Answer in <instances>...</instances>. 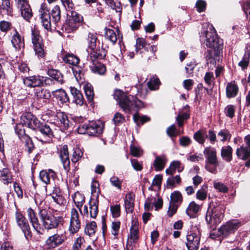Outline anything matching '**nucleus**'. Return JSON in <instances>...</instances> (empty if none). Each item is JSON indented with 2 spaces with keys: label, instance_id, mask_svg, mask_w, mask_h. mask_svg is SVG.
Segmentation results:
<instances>
[{
  "label": "nucleus",
  "instance_id": "a878e982",
  "mask_svg": "<svg viewBox=\"0 0 250 250\" xmlns=\"http://www.w3.org/2000/svg\"><path fill=\"white\" fill-rule=\"evenodd\" d=\"M183 169L184 167L181 165L180 161H174L170 164L169 167L166 169V173L167 175H172L175 173L176 169L179 172H180Z\"/></svg>",
  "mask_w": 250,
  "mask_h": 250
},
{
  "label": "nucleus",
  "instance_id": "a18cd8bd",
  "mask_svg": "<svg viewBox=\"0 0 250 250\" xmlns=\"http://www.w3.org/2000/svg\"><path fill=\"white\" fill-rule=\"evenodd\" d=\"M181 182V179L179 175L172 176L168 178L167 181L168 188H173L175 187V184H179Z\"/></svg>",
  "mask_w": 250,
  "mask_h": 250
},
{
  "label": "nucleus",
  "instance_id": "aec40b11",
  "mask_svg": "<svg viewBox=\"0 0 250 250\" xmlns=\"http://www.w3.org/2000/svg\"><path fill=\"white\" fill-rule=\"evenodd\" d=\"M83 89L85 96L90 105L94 107V89L92 84L86 83L84 84Z\"/></svg>",
  "mask_w": 250,
  "mask_h": 250
},
{
  "label": "nucleus",
  "instance_id": "864d4df0",
  "mask_svg": "<svg viewBox=\"0 0 250 250\" xmlns=\"http://www.w3.org/2000/svg\"><path fill=\"white\" fill-rule=\"evenodd\" d=\"M160 84V82L159 79L156 76H154L151 78L147 83L148 87L151 90L158 89Z\"/></svg>",
  "mask_w": 250,
  "mask_h": 250
},
{
  "label": "nucleus",
  "instance_id": "09e8293b",
  "mask_svg": "<svg viewBox=\"0 0 250 250\" xmlns=\"http://www.w3.org/2000/svg\"><path fill=\"white\" fill-rule=\"evenodd\" d=\"M231 137L230 132L226 129H221L218 133V137L222 142L229 141Z\"/></svg>",
  "mask_w": 250,
  "mask_h": 250
},
{
  "label": "nucleus",
  "instance_id": "393cba45",
  "mask_svg": "<svg viewBox=\"0 0 250 250\" xmlns=\"http://www.w3.org/2000/svg\"><path fill=\"white\" fill-rule=\"evenodd\" d=\"M56 174L52 169L42 170L40 173L41 180L46 184H49L51 180H53Z\"/></svg>",
  "mask_w": 250,
  "mask_h": 250
},
{
  "label": "nucleus",
  "instance_id": "2f4dec72",
  "mask_svg": "<svg viewBox=\"0 0 250 250\" xmlns=\"http://www.w3.org/2000/svg\"><path fill=\"white\" fill-rule=\"evenodd\" d=\"M35 97L37 99H49L51 97L49 91L46 89L39 87L36 89Z\"/></svg>",
  "mask_w": 250,
  "mask_h": 250
},
{
  "label": "nucleus",
  "instance_id": "412c9836",
  "mask_svg": "<svg viewBox=\"0 0 250 250\" xmlns=\"http://www.w3.org/2000/svg\"><path fill=\"white\" fill-rule=\"evenodd\" d=\"M0 181L5 185L13 182L12 174L9 169L4 168L0 169Z\"/></svg>",
  "mask_w": 250,
  "mask_h": 250
},
{
  "label": "nucleus",
  "instance_id": "e2e57ef3",
  "mask_svg": "<svg viewBox=\"0 0 250 250\" xmlns=\"http://www.w3.org/2000/svg\"><path fill=\"white\" fill-rule=\"evenodd\" d=\"M207 196V190L206 187H202L196 193V198L200 200L203 201L205 200Z\"/></svg>",
  "mask_w": 250,
  "mask_h": 250
},
{
  "label": "nucleus",
  "instance_id": "0e129e2a",
  "mask_svg": "<svg viewBox=\"0 0 250 250\" xmlns=\"http://www.w3.org/2000/svg\"><path fill=\"white\" fill-rule=\"evenodd\" d=\"M106 72V68L104 65L100 62H95V73L99 75H104Z\"/></svg>",
  "mask_w": 250,
  "mask_h": 250
},
{
  "label": "nucleus",
  "instance_id": "ea45409f",
  "mask_svg": "<svg viewBox=\"0 0 250 250\" xmlns=\"http://www.w3.org/2000/svg\"><path fill=\"white\" fill-rule=\"evenodd\" d=\"M48 75L52 79L60 83H63V76L61 73L56 69H49L47 72Z\"/></svg>",
  "mask_w": 250,
  "mask_h": 250
},
{
  "label": "nucleus",
  "instance_id": "6e6d98bb",
  "mask_svg": "<svg viewBox=\"0 0 250 250\" xmlns=\"http://www.w3.org/2000/svg\"><path fill=\"white\" fill-rule=\"evenodd\" d=\"M93 221H90L86 223L84 228V234L89 237L94 235V224Z\"/></svg>",
  "mask_w": 250,
  "mask_h": 250
},
{
  "label": "nucleus",
  "instance_id": "a211bd4d",
  "mask_svg": "<svg viewBox=\"0 0 250 250\" xmlns=\"http://www.w3.org/2000/svg\"><path fill=\"white\" fill-rule=\"evenodd\" d=\"M203 153L206 159V162L213 164L218 163L216 150L215 148L211 146L207 147L205 148Z\"/></svg>",
  "mask_w": 250,
  "mask_h": 250
},
{
  "label": "nucleus",
  "instance_id": "f704fd0d",
  "mask_svg": "<svg viewBox=\"0 0 250 250\" xmlns=\"http://www.w3.org/2000/svg\"><path fill=\"white\" fill-rule=\"evenodd\" d=\"M79 134H87L88 136H93L94 133V127L93 124H84L80 126L77 129Z\"/></svg>",
  "mask_w": 250,
  "mask_h": 250
},
{
  "label": "nucleus",
  "instance_id": "ddd939ff",
  "mask_svg": "<svg viewBox=\"0 0 250 250\" xmlns=\"http://www.w3.org/2000/svg\"><path fill=\"white\" fill-rule=\"evenodd\" d=\"M17 7L20 9L21 16L26 21L32 17V12L27 0H15Z\"/></svg>",
  "mask_w": 250,
  "mask_h": 250
},
{
  "label": "nucleus",
  "instance_id": "3c124183",
  "mask_svg": "<svg viewBox=\"0 0 250 250\" xmlns=\"http://www.w3.org/2000/svg\"><path fill=\"white\" fill-rule=\"evenodd\" d=\"M1 10L5 12L8 15H12L13 9L10 5L9 0H2Z\"/></svg>",
  "mask_w": 250,
  "mask_h": 250
},
{
  "label": "nucleus",
  "instance_id": "c03bdc74",
  "mask_svg": "<svg viewBox=\"0 0 250 250\" xmlns=\"http://www.w3.org/2000/svg\"><path fill=\"white\" fill-rule=\"evenodd\" d=\"M207 137L206 131L203 130H199L194 134V139L200 144H203L205 143Z\"/></svg>",
  "mask_w": 250,
  "mask_h": 250
},
{
  "label": "nucleus",
  "instance_id": "13d9d810",
  "mask_svg": "<svg viewBox=\"0 0 250 250\" xmlns=\"http://www.w3.org/2000/svg\"><path fill=\"white\" fill-rule=\"evenodd\" d=\"M167 134L172 139L174 142V139L177 135L180 134V132L176 130V127L174 125H170L167 129Z\"/></svg>",
  "mask_w": 250,
  "mask_h": 250
},
{
  "label": "nucleus",
  "instance_id": "7c9ffc66",
  "mask_svg": "<svg viewBox=\"0 0 250 250\" xmlns=\"http://www.w3.org/2000/svg\"><path fill=\"white\" fill-rule=\"evenodd\" d=\"M93 39V34L89 33L87 38L88 45L86 49V51L88 54L87 59L94 64V44L92 42Z\"/></svg>",
  "mask_w": 250,
  "mask_h": 250
},
{
  "label": "nucleus",
  "instance_id": "58836bf2",
  "mask_svg": "<svg viewBox=\"0 0 250 250\" xmlns=\"http://www.w3.org/2000/svg\"><path fill=\"white\" fill-rule=\"evenodd\" d=\"M54 95L56 98L62 104H67L69 102V99L66 92L62 89L56 90Z\"/></svg>",
  "mask_w": 250,
  "mask_h": 250
},
{
  "label": "nucleus",
  "instance_id": "5701e85b",
  "mask_svg": "<svg viewBox=\"0 0 250 250\" xmlns=\"http://www.w3.org/2000/svg\"><path fill=\"white\" fill-rule=\"evenodd\" d=\"M70 89L73 98V102L78 105H82L84 103V98L81 92L73 87H70Z\"/></svg>",
  "mask_w": 250,
  "mask_h": 250
},
{
  "label": "nucleus",
  "instance_id": "4be33fe9",
  "mask_svg": "<svg viewBox=\"0 0 250 250\" xmlns=\"http://www.w3.org/2000/svg\"><path fill=\"white\" fill-rule=\"evenodd\" d=\"M238 86L235 82H231L227 83L226 89L227 98H231L236 97L238 93Z\"/></svg>",
  "mask_w": 250,
  "mask_h": 250
},
{
  "label": "nucleus",
  "instance_id": "c9c22d12",
  "mask_svg": "<svg viewBox=\"0 0 250 250\" xmlns=\"http://www.w3.org/2000/svg\"><path fill=\"white\" fill-rule=\"evenodd\" d=\"M232 148L229 146H224L221 149V155L222 158L227 162H230L231 161L232 158Z\"/></svg>",
  "mask_w": 250,
  "mask_h": 250
},
{
  "label": "nucleus",
  "instance_id": "6e6552de",
  "mask_svg": "<svg viewBox=\"0 0 250 250\" xmlns=\"http://www.w3.org/2000/svg\"><path fill=\"white\" fill-rule=\"evenodd\" d=\"M66 239L65 232L57 231V233L49 236L46 240V244L51 248H56L62 245Z\"/></svg>",
  "mask_w": 250,
  "mask_h": 250
},
{
  "label": "nucleus",
  "instance_id": "0eeeda50",
  "mask_svg": "<svg viewBox=\"0 0 250 250\" xmlns=\"http://www.w3.org/2000/svg\"><path fill=\"white\" fill-rule=\"evenodd\" d=\"M138 226L136 222H133L128 235L126 245V250H133V247L139 239Z\"/></svg>",
  "mask_w": 250,
  "mask_h": 250
},
{
  "label": "nucleus",
  "instance_id": "052dcab7",
  "mask_svg": "<svg viewBox=\"0 0 250 250\" xmlns=\"http://www.w3.org/2000/svg\"><path fill=\"white\" fill-rule=\"evenodd\" d=\"M84 240L81 237L76 239L73 245L72 250H82L84 248Z\"/></svg>",
  "mask_w": 250,
  "mask_h": 250
},
{
  "label": "nucleus",
  "instance_id": "39448f33",
  "mask_svg": "<svg viewBox=\"0 0 250 250\" xmlns=\"http://www.w3.org/2000/svg\"><path fill=\"white\" fill-rule=\"evenodd\" d=\"M39 215L44 228L47 230L57 228L61 223V217L55 216L46 209H40Z\"/></svg>",
  "mask_w": 250,
  "mask_h": 250
},
{
  "label": "nucleus",
  "instance_id": "1a4fd4ad",
  "mask_svg": "<svg viewBox=\"0 0 250 250\" xmlns=\"http://www.w3.org/2000/svg\"><path fill=\"white\" fill-rule=\"evenodd\" d=\"M81 228V222L79 219L78 211L75 208H73L71 211V217L69 223L68 231L71 234L77 232Z\"/></svg>",
  "mask_w": 250,
  "mask_h": 250
},
{
  "label": "nucleus",
  "instance_id": "b1692460",
  "mask_svg": "<svg viewBox=\"0 0 250 250\" xmlns=\"http://www.w3.org/2000/svg\"><path fill=\"white\" fill-rule=\"evenodd\" d=\"M167 160L165 155L156 156L153 162V166L156 171L162 170L167 163Z\"/></svg>",
  "mask_w": 250,
  "mask_h": 250
},
{
  "label": "nucleus",
  "instance_id": "37998d69",
  "mask_svg": "<svg viewBox=\"0 0 250 250\" xmlns=\"http://www.w3.org/2000/svg\"><path fill=\"white\" fill-rule=\"evenodd\" d=\"M106 4L113 10H114L117 13H121L122 10L121 3L116 0H105Z\"/></svg>",
  "mask_w": 250,
  "mask_h": 250
},
{
  "label": "nucleus",
  "instance_id": "8fccbe9b",
  "mask_svg": "<svg viewBox=\"0 0 250 250\" xmlns=\"http://www.w3.org/2000/svg\"><path fill=\"white\" fill-rule=\"evenodd\" d=\"M104 129V123L101 120L95 122V136H98L103 133Z\"/></svg>",
  "mask_w": 250,
  "mask_h": 250
},
{
  "label": "nucleus",
  "instance_id": "7ed1b4c3",
  "mask_svg": "<svg viewBox=\"0 0 250 250\" xmlns=\"http://www.w3.org/2000/svg\"><path fill=\"white\" fill-rule=\"evenodd\" d=\"M225 209L222 206L210 204L206 213V220L210 228L214 229L224 217Z\"/></svg>",
  "mask_w": 250,
  "mask_h": 250
},
{
  "label": "nucleus",
  "instance_id": "9b49d317",
  "mask_svg": "<svg viewBox=\"0 0 250 250\" xmlns=\"http://www.w3.org/2000/svg\"><path fill=\"white\" fill-rule=\"evenodd\" d=\"M39 12L42 26L46 30H51V16L45 4L42 3L41 5Z\"/></svg>",
  "mask_w": 250,
  "mask_h": 250
},
{
  "label": "nucleus",
  "instance_id": "49530a36",
  "mask_svg": "<svg viewBox=\"0 0 250 250\" xmlns=\"http://www.w3.org/2000/svg\"><path fill=\"white\" fill-rule=\"evenodd\" d=\"M83 155V152L79 147H75L73 148V151L72 154L71 161L73 163L78 162Z\"/></svg>",
  "mask_w": 250,
  "mask_h": 250
},
{
  "label": "nucleus",
  "instance_id": "79ce46f5",
  "mask_svg": "<svg viewBox=\"0 0 250 250\" xmlns=\"http://www.w3.org/2000/svg\"><path fill=\"white\" fill-rule=\"evenodd\" d=\"M72 198L76 206L81 210V208L82 207L84 201V197L81 193L77 191L74 194Z\"/></svg>",
  "mask_w": 250,
  "mask_h": 250
},
{
  "label": "nucleus",
  "instance_id": "4d7b16f0",
  "mask_svg": "<svg viewBox=\"0 0 250 250\" xmlns=\"http://www.w3.org/2000/svg\"><path fill=\"white\" fill-rule=\"evenodd\" d=\"M235 106L232 104L228 105L225 108L224 112L226 116L230 119L234 117Z\"/></svg>",
  "mask_w": 250,
  "mask_h": 250
},
{
  "label": "nucleus",
  "instance_id": "9d476101",
  "mask_svg": "<svg viewBox=\"0 0 250 250\" xmlns=\"http://www.w3.org/2000/svg\"><path fill=\"white\" fill-rule=\"evenodd\" d=\"M38 130L41 132L37 138L42 142H49L54 137L53 131L50 125L42 123Z\"/></svg>",
  "mask_w": 250,
  "mask_h": 250
},
{
  "label": "nucleus",
  "instance_id": "4468645a",
  "mask_svg": "<svg viewBox=\"0 0 250 250\" xmlns=\"http://www.w3.org/2000/svg\"><path fill=\"white\" fill-rule=\"evenodd\" d=\"M241 226V222L238 220H233L228 222L225 225L222 226L220 230L224 235L233 232Z\"/></svg>",
  "mask_w": 250,
  "mask_h": 250
},
{
  "label": "nucleus",
  "instance_id": "e433bc0d",
  "mask_svg": "<svg viewBox=\"0 0 250 250\" xmlns=\"http://www.w3.org/2000/svg\"><path fill=\"white\" fill-rule=\"evenodd\" d=\"M189 106L186 105L184 107L183 110L185 111V112L183 113H180L176 118V120L178 123V126L181 127L183 125V121L184 120H187L189 117Z\"/></svg>",
  "mask_w": 250,
  "mask_h": 250
},
{
  "label": "nucleus",
  "instance_id": "c756f323",
  "mask_svg": "<svg viewBox=\"0 0 250 250\" xmlns=\"http://www.w3.org/2000/svg\"><path fill=\"white\" fill-rule=\"evenodd\" d=\"M11 42L16 49H20L24 45L23 39L16 30L12 36Z\"/></svg>",
  "mask_w": 250,
  "mask_h": 250
},
{
  "label": "nucleus",
  "instance_id": "72a5a7b5",
  "mask_svg": "<svg viewBox=\"0 0 250 250\" xmlns=\"http://www.w3.org/2000/svg\"><path fill=\"white\" fill-rule=\"evenodd\" d=\"M50 16L52 17V22L56 25L60 22L61 20V9L59 5L54 6L50 12Z\"/></svg>",
  "mask_w": 250,
  "mask_h": 250
},
{
  "label": "nucleus",
  "instance_id": "423d86ee",
  "mask_svg": "<svg viewBox=\"0 0 250 250\" xmlns=\"http://www.w3.org/2000/svg\"><path fill=\"white\" fill-rule=\"evenodd\" d=\"M15 219L18 226L22 230L26 238L27 239L28 237H31L30 227L26 218L21 212H17L15 214Z\"/></svg>",
  "mask_w": 250,
  "mask_h": 250
},
{
  "label": "nucleus",
  "instance_id": "680f3d73",
  "mask_svg": "<svg viewBox=\"0 0 250 250\" xmlns=\"http://www.w3.org/2000/svg\"><path fill=\"white\" fill-rule=\"evenodd\" d=\"M34 49L38 57L42 58L44 56L45 52L43 49V43L34 45Z\"/></svg>",
  "mask_w": 250,
  "mask_h": 250
},
{
  "label": "nucleus",
  "instance_id": "6ab92c4d",
  "mask_svg": "<svg viewBox=\"0 0 250 250\" xmlns=\"http://www.w3.org/2000/svg\"><path fill=\"white\" fill-rule=\"evenodd\" d=\"M24 84L28 87H37L42 86V80L41 77L39 76H33L28 77H26L23 79Z\"/></svg>",
  "mask_w": 250,
  "mask_h": 250
},
{
  "label": "nucleus",
  "instance_id": "f3484780",
  "mask_svg": "<svg viewBox=\"0 0 250 250\" xmlns=\"http://www.w3.org/2000/svg\"><path fill=\"white\" fill-rule=\"evenodd\" d=\"M60 157L64 170L67 172L68 171L70 170V162L67 145H64L62 146L60 151Z\"/></svg>",
  "mask_w": 250,
  "mask_h": 250
},
{
  "label": "nucleus",
  "instance_id": "774afa93",
  "mask_svg": "<svg viewBox=\"0 0 250 250\" xmlns=\"http://www.w3.org/2000/svg\"><path fill=\"white\" fill-rule=\"evenodd\" d=\"M110 182L113 186L119 189H121L122 181L118 177L115 176L111 177L110 179Z\"/></svg>",
  "mask_w": 250,
  "mask_h": 250
},
{
  "label": "nucleus",
  "instance_id": "c85d7f7f",
  "mask_svg": "<svg viewBox=\"0 0 250 250\" xmlns=\"http://www.w3.org/2000/svg\"><path fill=\"white\" fill-rule=\"evenodd\" d=\"M134 195L131 193L126 194L125 199V205L126 212L131 213L134 208Z\"/></svg>",
  "mask_w": 250,
  "mask_h": 250
},
{
  "label": "nucleus",
  "instance_id": "603ef678",
  "mask_svg": "<svg viewBox=\"0 0 250 250\" xmlns=\"http://www.w3.org/2000/svg\"><path fill=\"white\" fill-rule=\"evenodd\" d=\"M32 42L33 46L37 44L42 43V41L41 37L40 36L39 31L37 30H32Z\"/></svg>",
  "mask_w": 250,
  "mask_h": 250
},
{
  "label": "nucleus",
  "instance_id": "473e14b6",
  "mask_svg": "<svg viewBox=\"0 0 250 250\" xmlns=\"http://www.w3.org/2000/svg\"><path fill=\"white\" fill-rule=\"evenodd\" d=\"M201 208V206L196 204L194 201L191 202L187 208L186 213L190 217H194Z\"/></svg>",
  "mask_w": 250,
  "mask_h": 250
},
{
  "label": "nucleus",
  "instance_id": "69168bd1",
  "mask_svg": "<svg viewBox=\"0 0 250 250\" xmlns=\"http://www.w3.org/2000/svg\"><path fill=\"white\" fill-rule=\"evenodd\" d=\"M133 120L137 124L139 125V121L141 122V124H143L149 121V118L146 116L140 117L137 113L133 115Z\"/></svg>",
  "mask_w": 250,
  "mask_h": 250
},
{
  "label": "nucleus",
  "instance_id": "338daca9",
  "mask_svg": "<svg viewBox=\"0 0 250 250\" xmlns=\"http://www.w3.org/2000/svg\"><path fill=\"white\" fill-rule=\"evenodd\" d=\"M213 186L216 190L220 192L226 193L228 191V188L223 183L220 182H214Z\"/></svg>",
  "mask_w": 250,
  "mask_h": 250
},
{
  "label": "nucleus",
  "instance_id": "2eb2a0df",
  "mask_svg": "<svg viewBox=\"0 0 250 250\" xmlns=\"http://www.w3.org/2000/svg\"><path fill=\"white\" fill-rule=\"evenodd\" d=\"M27 215L30 222L34 229L39 234H42L44 229L41 227V224L39 223L38 218L37 216L36 212L31 208H29L27 210Z\"/></svg>",
  "mask_w": 250,
  "mask_h": 250
},
{
  "label": "nucleus",
  "instance_id": "cd10ccee",
  "mask_svg": "<svg viewBox=\"0 0 250 250\" xmlns=\"http://www.w3.org/2000/svg\"><path fill=\"white\" fill-rule=\"evenodd\" d=\"M117 32L118 35L111 29L107 27L104 28V36L105 38L110 41L113 44H115L117 41V39L120 38V31L117 30Z\"/></svg>",
  "mask_w": 250,
  "mask_h": 250
},
{
  "label": "nucleus",
  "instance_id": "a19ab883",
  "mask_svg": "<svg viewBox=\"0 0 250 250\" xmlns=\"http://www.w3.org/2000/svg\"><path fill=\"white\" fill-rule=\"evenodd\" d=\"M63 60L65 62L71 65L76 66L79 63V59L72 54H67L63 57Z\"/></svg>",
  "mask_w": 250,
  "mask_h": 250
},
{
  "label": "nucleus",
  "instance_id": "bb28decb",
  "mask_svg": "<svg viewBox=\"0 0 250 250\" xmlns=\"http://www.w3.org/2000/svg\"><path fill=\"white\" fill-rule=\"evenodd\" d=\"M92 204V198L89 202L88 205H84L83 211L80 210L81 214L83 215V217L85 218L87 221H89L91 218H93V206Z\"/></svg>",
  "mask_w": 250,
  "mask_h": 250
},
{
  "label": "nucleus",
  "instance_id": "de8ad7c7",
  "mask_svg": "<svg viewBox=\"0 0 250 250\" xmlns=\"http://www.w3.org/2000/svg\"><path fill=\"white\" fill-rule=\"evenodd\" d=\"M57 117L60 119L61 123V126L62 129H66L68 128L69 125V122L67 119V116L63 113H58Z\"/></svg>",
  "mask_w": 250,
  "mask_h": 250
},
{
  "label": "nucleus",
  "instance_id": "bf43d9fd",
  "mask_svg": "<svg viewBox=\"0 0 250 250\" xmlns=\"http://www.w3.org/2000/svg\"><path fill=\"white\" fill-rule=\"evenodd\" d=\"M170 198V203H180L182 201V194L179 191H174L173 193L171 194Z\"/></svg>",
  "mask_w": 250,
  "mask_h": 250
},
{
  "label": "nucleus",
  "instance_id": "5fc2aeb1",
  "mask_svg": "<svg viewBox=\"0 0 250 250\" xmlns=\"http://www.w3.org/2000/svg\"><path fill=\"white\" fill-rule=\"evenodd\" d=\"M72 70L76 81L79 83H83V75L82 73L80 68L76 67L73 68Z\"/></svg>",
  "mask_w": 250,
  "mask_h": 250
},
{
  "label": "nucleus",
  "instance_id": "f03ea898",
  "mask_svg": "<svg viewBox=\"0 0 250 250\" xmlns=\"http://www.w3.org/2000/svg\"><path fill=\"white\" fill-rule=\"evenodd\" d=\"M114 97L119 102L121 108L126 113L137 111L143 106V103L136 97L127 95L120 90H115Z\"/></svg>",
  "mask_w": 250,
  "mask_h": 250
},
{
  "label": "nucleus",
  "instance_id": "f8f14e48",
  "mask_svg": "<svg viewBox=\"0 0 250 250\" xmlns=\"http://www.w3.org/2000/svg\"><path fill=\"white\" fill-rule=\"evenodd\" d=\"M199 232H190L187 236L186 246L188 250H198L200 246Z\"/></svg>",
  "mask_w": 250,
  "mask_h": 250
},
{
  "label": "nucleus",
  "instance_id": "4c0bfd02",
  "mask_svg": "<svg viewBox=\"0 0 250 250\" xmlns=\"http://www.w3.org/2000/svg\"><path fill=\"white\" fill-rule=\"evenodd\" d=\"M236 155L238 158L246 160L250 156V148L241 146L237 149Z\"/></svg>",
  "mask_w": 250,
  "mask_h": 250
},
{
  "label": "nucleus",
  "instance_id": "20e7f679",
  "mask_svg": "<svg viewBox=\"0 0 250 250\" xmlns=\"http://www.w3.org/2000/svg\"><path fill=\"white\" fill-rule=\"evenodd\" d=\"M200 41L208 47L217 50L222 46V41L217 36L212 25H208L206 31L201 32Z\"/></svg>",
  "mask_w": 250,
  "mask_h": 250
},
{
  "label": "nucleus",
  "instance_id": "dca6fc26",
  "mask_svg": "<svg viewBox=\"0 0 250 250\" xmlns=\"http://www.w3.org/2000/svg\"><path fill=\"white\" fill-rule=\"evenodd\" d=\"M68 18L67 20L68 25L71 28L72 30H75L79 26V24L83 20V17L81 16L76 11H70V14H67Z\"/></svg>",
  "mask_w": 250,
  "mask_h": 250
},
{
  "label": "nucleus",
  "instance_id": "f257e3e1",
  "mask_svg": "<svg viewBox=\"0 0 250 250\" xmlns=\"http://www.w3.org/2000/svg\"><path fill=\"white\" fill-rule=\"evenodd\" d=\"M21 124L16 125L15 131L21 140L24 143L26 150L30 153L34 148V145L31 138L25 133L23 125H25L32 129H39L42 123L31 113L22 115L21 117Z\"/></svg>",
  "mask_w": 250,
  "mask_h": 250
}]
</instances>
